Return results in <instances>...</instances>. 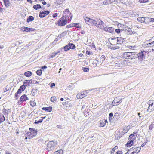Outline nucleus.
Wrapping results in <instances>:
<instances>
[{
	"label": "nucleus",
	"instance_id": "nucleus-5",
	"mask_svg": "<svg viewBox=\"0 0 154 154\" xmlns=\"http://www.w3.org/2000/svg\"><path fill=\"white\" fill-rule=\"evenodd\" d=\"M148 107L147 111L148 112H151L154 110V100H150L147 103Z\"/></svg>",
	"mask_w": 154,
	"mask_h": 154
},
{
	"label": "nucleus",
	"instance_id": "nucleus-30",
	"mask_svg": "<svg viewBox=\"0 0 154 154\" xmlns=\"http://www.w3.org/2000/svg\"><path fill=\"white\" fill-rule=\"evenodd\" d=\"M24 74L25 76L27 77L30 76L32 74V72L30 71H28L25 72Z\"/></svg>",
	"mask_w": 154,
	"mask_h": 154
},
{
	"label": "nucleus",
	"instance_id": "nucleus-28",
	"mask_svg": "<svg viewBox=\"0 0 154 154\" xmlns=\"http://www.w3.org/2000/svg\"><path fill=\"white\" fill-rule=\"evenodd\" d=\"M102 3L104 5H108L112 3V2H111L110 0H104Z\"/></svg>",
	"mask_w": 154,
	"mask_h": 154
},
{
	"label": "nucleus",
	"instance_id": "nucleus-18",
	"mask_svg": "<svg viewBox=\"0 0 154 154\" xmlns=\"http://www.w3.org/2000/svg\"><path fill=\"white\" fill-rule=\"evenodd\" d=\"M116 38L117 39V44H118L121 45L123 43V40H124V39L123 38L121 37H117Z\"/></svg>",
	"mask_w": 154,
	"mask_h": 154
},
{
	"label": "nucleus",
	"instance_id": "nucleus-58",
	"mask_svg": "<svg viewBox=\"0 0 154 154\" xmlns=\"http://www.w3.org/2000/svg\"><path fill=\"white\" fill-rule=\"evenodd\" d=\"M63 51V48H60L57 51V53H60V51Z\"/></svg>",
	"mask_w": 154,
	"mask_h": 154
},
{
	"label": "nucleus",
	"instance_id": "nucleus-6",
	"mask_svg": "<svg viewBox=\"0 0 154 154\" xmlns=\"http://www.w3.org/2000/svg\"><path fill=\"white\" fill-rule=\"evenodd\" d=\"M96 26L100 29H102L104 28L105 25L104 23L100 19H97Z\"/></svg>",
	"mask_w": 154,
	"mask_h": 154
},
{
	"label": "nucleus",
	"instance_id": "nucleus-29",
	"mask_svg": "<svg viewBox=\"0 0 154 154\" xmlns=\"http://www.w3.org/2000/svg\"><path fill=\"white\" fill-rule=\"evenodd\" d=\"M120 131H118L115 135V139H119L120 137H122V135H120Z\"/></svg>",
	"mask_w": 154,
	"mask_h": 154
},
{
	"label": "nucleus",
	"instance_id": "nucleus-50",
	"mask_svg": "<svg viewBox=\"0 0 154 154\" xmlns=\"http://www.w3.org/2000/svg\"><path fill=\"white\" fill-rule=\"evenodd\" d=\"M82 70H83L84 72H86L89 71V68H88L82 67Z\"/></svg>",
	"mask_w": 154,
	"mask_h": 154
},
{
	"label": "nucleus",
	"instance_id": "nucleus-54",
	"mask_svg": "<svg viewBox=\"0 0 154 154\" xmlns=\"http://www.w3.org/2000/svg\"><path fill=\"white\" fill-rule=\"evenodd\" d=\"M115 30L116 32L118 34L120 33L121 32V30H123L122 29H115Z\"/></svg>",
	"mask_w": 154,
	"mask_h": 154
},
{
	"label": "nucleus",
	"instance_id": "nucleus-43",
	"mask_svg": "<svg viewBox=\"0 0 154 154\" xmlns=\"http://www.w3.org/2000/svg\"><path fill=\"white\" fill-rule=\"evenodd\" d=\"M132 135H130L129 136V140H132L133 141L135 140L136 139V137H134L132 136Z\"/></svg>",
	"mask_w": 154,
	"mask_h": 154
},
{
	"label": "nucleus",
	"instance_id": "nucleus-46",
	"mask_svg": "<svg viewBox=\"0 0 154 154\" xmlns=\"http://www.w3.org/2000/svg\"><path fill=\"white\" fill-rule=\"evenodd\" d=\"M43 121V119H40L38 121L35 120L34 122V123L36 124H39L40 123H41Z\"/></svg>",
	"mask_w": 154,
	"mask_h": 154
},
{
	"label": "nucleus",
	"instance_id": "nucleus-38",
	"mask_svg": "<svg viewBox=\"0 0 154 154\" xmlns=\"http://www.w3.org/2000/svg\"><path fill=\"white\" fill-rule=\"evenodd\" d=\"M63 50L65 51H67L70 49L69 46L68 45V44L63 47Z\"/></svg>",
	"mask_w": 154,
	"mask_h": 154
},
{
	"label": "nucleus",
	"instance_id": "nucleus-8",
	"mask_svg": "<svg viewBox=\"0 0 154 154\" xmlns=\"http://www.w3.org/2000/svg\"><path fill=\"white\" fill-rule=\"evenodd\" d=\"M69 15L70 17V19H72V14L71 13H70L68 9H66L63 11L62 16H64V17L69 18Z\"/></svg>",
	"mask_w": 154,
	"mask_h": 154
},
{
	"label": "nucleus",
	"instance_id": "nucleus-61",
	"mask_svg": "<svg viewBox=\"0 0 154 154\" xmlns=\"http://www.w3.org/2000/svg\"><path fill=\"white\" fill-rule=\"evenodd\" d=\"M131 135H132V136H133L134 137H137V135H136V133L135 132H133L132 134H131Z\"/></svg>",
	"mask_w": 154,
	"mask_h": 154
},
{
	"label": "nucleus",
	"instance_id": "nucleus-13",
	"mask_svg": "<svg viewBox=\"0 0 154 154\" xmlns=\"http://www.w3.org/2000/svg\"><path fill=\"white\" fill-rule=\"evenodd\" d=\"M148 42L147 43V46L150 47L151 46H154V37L152 38L151 39L147 41Z\"/></svg>",
	"mask_w": 154,
	"mask_h": 154
},
{
	"label": "nucleus",
	"instance_id": "nucleus-32",
	"mask_svg": "<svg viewBox=\"0 0 154 154\" xmlns=\"http://www.w3.org/2000/svg\"><path fill=\"white\" fill-rule=\"evenodd\" d=\"M119 113H116L113 117V119H114L115 121H116L119 119Z\"/></svg>",
	"mask_w": 154,
	"mask_h": 154
},
{
	"label": "nucleus",
	"instance_id": "nucleus-62",
	"mask_svg": "<svg viewBox=\"0 0 154 154\" xmlns=\"http://www.w3.org/2000/svg\"><path fill=\"white\" fill-rule=\"evenodd\" d=\"M113 116V113L112 112H111L109 113V117H110V118H112V117Z\"/></svg>",
	"mask_w": 154,
	"mask_h": 154
},
{
	"label": "nucleus",
	"instance_id": "nucleus-22",
	"mask_svg": "<svg viewBox=\"0 0 154 154\" xmlns=\"http://www.w3.org/2000/svg\"><path fill=\"white\" fill-rule=\"evenodd\" d=\"M134 143V141L132 140H130L125 145V146L127 147H130L132 146Z\"/></svg>",
	"mask_w": 154,
	"mask_h": 154
},
{
	"label": "nucleus",
	"instance_id": "nucleus-57",
	"mask_svg": "<svg viewBox=\"0 0 154 154\" xmlns=\"http://www.w3.org/2000/svg\"><path fill=\"white\" fill-rule=\"evenodd\" d=\"M3 113L4 115H8V113L6 112L7 110L6 109H3Z\"/></svg>",
	"mask_w": 154,
	"mask_h": 154
},
{
	"label": "nucleus",
	"instance_id": "nucleus-40",
	"mask_svg": "<svg viewBox=\"0 0 154 154\" xmlns=\"http://www.w3.org/2000/svg\"><path fill=\"white\" fill-rule=\"evenodd\" d=\"M72 27H75L78 28H81V26L79 23H73L72 24Z\"/></svg>",
	"mask_w": 154,
	"mask_h": 154
},
{
	"label": "nucleus",
	"instance_id": "nucleus-26",
	"mask_svg": "<svg viewBox=\"0 0 154 154\" xmlns=\"http://www.w3.org/2000/svg\"><path fill=\"white\" fill-rule=\"evenodd\" d=\"M34 20V17L33 16H29L27 18L26 22L27 23H29L30 22Z\"/></svg>",
	"mask_w": 154,
	"mask_h": 154
},
{
	"label": "nucleus",
	"instance_id": "nucleus-10",
	"mask_svg": "<svg viewBox=\"0 0 154 154\" xmlns=\"http://www.w3.org/2000/svg\"><path fill=\"white\" fill-rule=\"evenodd\" d=\"M50 12L48 10H44L39 13V17L40 18H44L48 15Z\"/></svg>",
	"mask_w": 154,
	"mask_h": 154
},
{
	"label": "nucleus",
	"instance_id": "nucleus-14",
	"mask_svg": "<svg viewBox=\"0 0 154 154\" xmlns=\"http://www.w3.org/2000/svg\"><path fill=\"white\" fill-rule=\"evenodd\" d=\"M144 23L148 24L154 22V18L149 17H144Z\"/></svg>",
	"mask_w": 154,
	"mask_h": 154
},
{
	"label": "nucleus",
	"instance_id": "nucleus-3",
	"mask_svg": "<svg viewBox=\"0 0 154 154\" xmlns=\"http://www.w3.org/2000/svg\"><path fill=\"white\" fill-rule=\"evenodd\" d=\"M84 19L86 23L88 25L96 26L97 20L87 17H84Z\"/></svg>",
	"mask_w": 154,
	"mask_h": 154
},
{
	"label": "nucleus",
	"instance_id": "nucleus-33",
	"mask_svg": "<svg viewBox=\"0 0 154 154\" xmlns=\"http://www.w3.org/2000/svg\"><path fill=\"white\" fill-rule=\"evenodd\" d=\"M144 17H138L137 18V20L141 23H144Z\"/></svg>",
	"mask_w": 154,
	"mask_h": 154
},
{
	"label": "nucleus",
	"instance_id": "nucleus-39",
	"mask_svg": "<svg viewBox=\"0 0 154 154\" xmlns=\"http://www.w3.org/2000/svg\"><path fill=\"white\" fill-rule=\"evenodd\" d=\"M26 135L27 136H28L29 138H33V136L32 135V134L31 131L30 132H27Z\"/></svg>",
	"mask_w": 154,
	"mask_h": 154
},
{
	"label": "nucleus",
	"instance_id": "nucleus-49",
	"mask_svg": "<svg viewBox=\"0 0 154 154\" xmlns=\"http://www.w3.org/2000/svg\"><path fill=\"white\" fill-rule=\"evenodd\" d=\"M118 148L117 146H116L113 148H112V151H111V153H113Z\"/></svg>",
	"mask_w": 154,
	"mask_h": 154
},
{
	"label": "nucleus",
	"instance_id": "nucleus-45",
	"mask_svg": "<svg viewBox=\"0 0 154 154\" xmlns=\"http://www.w3.org/2000/svg\"><path fill=\"white\" fill-rule=\"evenodd\" d=\"M116 66L119 67H124L123 62L119 63H116Z\"/></svg>",
	"mask_w": 154,
	"mask_h": 154
},
{
	"label": "nucleus",
	"instance_id": "nucleus-56",
	"mask_svg": "<svg viewBox=\"0 0 154 154\" xmlns=\"http://www.w3.org/2000/svg\"><path fill=\"white\" fill-rule=\"evenodd\" d=\"M106 125V123L103 122H101L100 123V125L101 127H104Z\"/></svg>",
	"mask_w": 154,
	"mask_h": 154
},
{
	"label": "nucleus",
	"instance_id": "nucleus-41",
	"mask_svg": "<svg viewBox=\"0 0 154 154\" xmlns=\"http://www.w3.org/2000/svg\"><path fill=\"white\" fill-rule=\"evenodd\" d=\"M105 59V56L104 55H102L100 57V61L103 62Z\"/></svg>",
	"mask_w": 154,
	"mask_h": 154
},
{
	"label": "nucleus",
	"instance_id": "nucleus-21",
	"mask_svg": "<svg viewBox=\"0 0 154 154\" xmlns=\"http://www.w3.org/2000/svg\"><path fill=\"white\" fill-rule=\"evenodd\" d=\"M42 109L43 110H45L49 112H50L52 110V107L51 106H49L48 107H43L42 108Z\"/></svg>",
	"mask_w": 154,
	"mask_h": 154
},
{
	"label": "nucleus",
	"instance_id": "nucleus-16",
	"mask_svg": "<svg viewBox=\"0 0 154 154\" xmlns=\"http://www.w3.org/2000/svg\"><path fill=\"white\" fill-rule=\"evenodd\" d=\"M29 129L31 131L32 135L33 136V137L37 135V133L38 131L37 130H35L34 128H30Z\"/></svg>",
	"mask_w": 154,
	"mask_h": 154
},
{
	"label": "nucleus",
	"instance_id": "nucleus-4",
	"mask_svg": "<svg viewBox=\"0 0 154 154\" xmlns=\"http://www.w3.org/2000/svg\"><path fill=\"white\" fill-rule=\"evenodd\" d=\"M146 53H148L147 51H143L137 54V58L140 61L145 59V55Z\"/></svg>",
	"mask_w": 154,
	"mask_h": 154
},
{
	"label": "nucleus",
	"instance_id": "nucleus-31",
	"mask_svg": "<svg viewBox=\"0 0 154 154\" xmlns=\"http://www.w3.org/2000/svg\"><path fill=\"white\" fill-rule=\"evenodd\" d=\"M33 8L37 10L38 9L41 8V6L40 4H37L36 5H34Z\"/></svg>",
	"mask_w": 154,
	"mask_h": 154
},
{
	"label": "nucleus",
	"instance_id": "nucleus-20",
	"mask_svg": "<svg viewBox=\"0 0 154 154\" xmlns=\"http://www.w3.org/2000/svg\"><path fill=\"white\" fill-rule=\"evenodd\" d=\"M9 1L10 0H3L4 5L7 8H8L11 5Z\"/></svg>",
	"mask_w": 154,
	"mask_h": 154
},
{
	"label": "nucleus",
	"instance_id": "nucleus-60",
	"mask_svg": "<svg viewBox=\"0 0 154 154\" xmlns=\"http://www.w3.org/2000/svg\"><path fill=\"white\" fill-rule=\"evenodd\" d=\"M57 127L59 129H63V128L62 126L61 125H57Z\"/></svg>",
	"mask_w": 154,
	"mask_h": 154
},
{
	"label": "nucleus",
	"instance_id": "nucleus-34",
	"mask_svg": "<svg viewBox=\"0 0 154 154\" xmlns=\"http://www.w3.org/2000/svg\"><path fill=\"white\" fill-rule=\"evenodd\" d=\"M5 120V119L4 116V115L2 114H1L0 115V123H1L3 122Z\"/></svg>",
	"mask_w": 154,
	"mask_h": 154
},
{
	"label": "nucleus",
	"instance_id": "nucleus-55",
	"mask_svg": "<svg viewBox=\"0 0 154 154\" xmlns=\"http://www.w3.org/2000/svg\"><path fill=\"white\" fill-rule=\"evenodd\" d=\"M76 97L78 99H82L83 98V97L81 96V94H77Z\"/></svg>",
	"mask_w": 154,
	"mask_h": 154
},
{
	"label": "nucleus",
	"instance_id": "nucleus-25",
	"mask_svg": "<svg viewBox=\"0 0 154 154\" xmlns=\"http://www.w3.org/2000/svg\"><path fill=\"white\" fill-rule=\"evenodd\" d=\"M25 89V88H24V87L23 86H21L19 89L18 90L17 92L18 93H19V94H21L22 92Z\"/></svg>",
	"mask_w": 154,
	"mask_h": 154
},
{
	"label": "nucleus",
	"instance_id": "nucleus-64",
	"mask_svg": "<svg viewBox=\"0 0 154 154\" xmlns=\"http://www.w3.org/2000/svg\"><path fill=\"white\" fill-rule=\"evenodd\" d=\"M123 152L121 151H118L116 152V154H122Z\"/></svg>",
	"mask_w": 154,
	"mask_h": 154
},
{
	"label": "nucleus",
	"instance_id": "nucleus-51",
	"mask_svg": "<svg viewBox=\"0 0 154 154\" xmlns=\"http://www.w3.org/2000/svg\"><path fill=\"white\" fill-rule=\"evenodd\" d=\"M31 30V28H30L25 27V29L24 31L26 32H30Z\"/></svg>",
	"mask_w": 154,
	"mask_h": 154
},
{
	"label": "nucleus",
	"instance_id": "nucleus-44",
	"mask_svg": "<svg viewBox=\"0 0 154 154\" xmlns=\"http://www.w3.org/2000/svg\"><path fill=\"white\" fill-rule=\"evenodd\" d=\"M19 94H20L19 93H18V92H16L15 94V95L14 96V97L15 98V99L17 100L18 99V98L19 97L20 95V94L19 95Z\"/></svg>",
	"mask_w": 154,
	"mask_h": 154
},
{
	"label": "nucleus",
	"instance_id": "nucleus-35",
	"mask_svg": "<svg viewBox=\"0 0 154 154\" xmlns=\"http://www.w3.org/2000/svg\"><path fill=\"white\" fill-rule=\"evenodd\" d=\"M123 63L124 66H129L130 63V62H129L128 60H124Z\"/></svg>",
	"mask_w": 154,
	"mask_h": 154
},
{
	"label": "nucleus",
	"instance_id": "nucleus-23",
	"mask_svg": "<svg viewBox=\"0 0 154 154\" xmlns=\"http://www.w3.org/2000/svg\"><path fill=\"white\" fill-rule=\"evenodd\" d=\"M141 147L140 146V147H133L132 148H131L130 149L131 150H134L135 152H137V154L140 150Z\"/></svg>",
	"mask_w": 154,
	"mask_h": 154
},
{
	"label": "nucleus",
	"instance_id": "nucleus-1",
	"mask_svg": "<svg viewBox=\"0 0 154 154\" xmlns=\"http://www.w3.org/2000/svg\"><path fill=\"white\" fill-rule=\"evenodd\" d=\"M57 142L56 140L50 141L47 144L46 149L49 152L53 150L55 148V147L57 146Z\"/></svg>",
	"mask_w": 154,
	"mask_h": 154
},
{
	"label": "nucleus",
	"instance_id": "nucleus-2",
	"mask_svg": "<svg viewBox=\"0 0 154 154\" xmlns=\"http://www.w3.org/2000/svg\"><path fill=\"white\" fill-rule=\"evenodd\" d=\"M69 18L62 16V17L59 19L58 21L57 24L60 26H65L67 24V19Z\"/></svg>",
	"mask_w": 154,
	"mask_h": 154
},
{
	"label": "nucleus",
	"instance_id": "nucleus-17",
	"mask_svg": "<svg viewBox=\"0 0 154 154\" xmlns=\"http://www.w3.org/2000/svg\"><path fill=\"white\" fill-rule=\"evenodd\" d=\"M122 57L125 59H131V56L130 52H125L123 54Z\"/></svg>",
	"mask_w": 154,
	"mask_h": 154
},
{
	"label": "nucleus",
	"instance_id": "nucleus-52",
	"mask_svg": "<svg viewBox=\"0 0 154 154\" xmlns=\"http://www.w3.org/2000/svg\"><path fill=\"white\" fill-rule=\"evenodd\" d=\"M139 2L140 3H145L149 2V0H139Z\"/></svg>",
	"mask_w": 154,
	"mask_h": 154
},
{
	"label": "nucleus",
	"instance_id": "nucleus-24",
	"mask_svg": "<svg viewBox=\"0 0 154 154\" xmlns=\"http://www.w3.org/2000/svg\"><path fill=\"white\" fill-rule=\"evenodd\" d=\"M130 53L131 59H133L137 58L136 53L134 52H130Z\"/></svg>",
	"mask_w": 154,
	"mask_h": 154
},
{
	"label": "nucleus",
	"instance_id": "nucleus-42",
	"mask_svg": "<svg viewBox=\"0 0 154 154\" xmlns=\"http://www.w3.org/2000/svg\"><path fill=\"white\" fill-rule=\"evenodd\" d=\"M99 61L98 60L95 59L94 60V61L93 62V64H95L96 66H97V65H98L99 64Z\"/></svg>",
	"mask_w": 154,
	"mask_h": 154
},
{
	"label": "nucleus",
	"instance_id": "nucleus-53",
	"mask_svg": "<svg viewBox=\"0 0 154 154\" xmlns=\"http://www.w3.org/2000/svg\"><path fill=\"white\" fill-rule=\"evenodd\" d=\"M30 104L33 107L35 105H36V103L35 102H34V101H30Z\"/></svg>",
	"mask_w": 154,
	"mask_h": 154
},
{
	"label": "nucleus",
	"instance_id": "nucleus-19",
	"mask_svg": "<svg viewBox=\"0 0 154 154\" xmlns=\"http://www.w3.org/2000/svg\"><path fill=\"white\" fill-rule=\"evenodd\" d=\"M67 33V32L66 31L63 32L60 34L57 37V38L56 39H57V40L58 39H60V38H62L66 36V35Z\"/></svg>",
	"mask_w": 154,
	"mask_h": 154
},
{
	"label": "nucleus",
	"instance_id": "nucleus-59",
	"mask_svg": "<svg viewBox=\"0 0 154 154\" xmlns=\"http://www.w3.org/2000/svg\"><path fill=\"white\" fill-rule=\"evenodd\" d=\"M5 9V8H0V12L2 13Z\"/></svg>",
	"mask_w": 154,
	"mask_h": 154
},
{
	"label": "nucleus",
	"instance_id": "nucleus-12",
	"mask_svg": "<svg viewBox=\"0 0 154 154\" xmlns=\"http://www.w3.org/2000/svg\"><path fill=\"white\" fill-rule=\"evenodd\" d=\"M104 30L111 33H114L115 29L112 27H105L103 28Z\"/></svg>",
	"mask_w": 154,
	"mask_h": 154
},
{
	"label": "nucleus",
	"instance_id": "nucleus-7",
	"mask_svg": "<svg viewBox=\"0 0 154 154\" xmlns=\"http://www.w3.org/2000/svg\"><path fill=\"white\" fill-rule=\"evenodd\" d=\"M125 32L127 35H131L133 33V31H132L131 29L127 27L126 28L123 29L121 30V33Z\"/></svg>",
	"mask_w": 154,
	"mask_h": 154
},
{
	"label": "nucleus",
	"instance_id": "nucleus-36",
	"mask_svg": "<svg viewBox=\"0 0 154 154\" xmlns=\"http://www.w3.org/2000/svg\"><path fill=\"white\" fill-rule=\"evenodd\" d=\"M88 90L86 91H82L81 92L80 94L81 96L83 97V98L85 96H86V94L87 93V91Z\"/></svg>",
	"mask_w": 154,
	"mask_h": 154
},
{
	"label": "nucleus",
	"instance_id": "nucleus-37",
	"mask_svg": "<svg viewBox=\"0 0 154 154\" xmlns=\"http://www.w3.org/2000/svg\"><path fill=\"white\" fill-rule=\"evenodd\" d=\"M63 151L62 150L60 149L59 150L57 151L54 152V154H63Z\"/></svg>",
	"mask_w": 154,
	"mask_h": 154
},
{
	"label": "nucleus",
	"instance_id": "nucleus-48",
	"mask_svg": "<svg viewBox=\"0 0 154 154\" xmlns=\"http://www.w3.org/2000/svg\"><path fill=\"white\" fill-rule=\"evenodd\" d=\"M42 70L41 69L38 70L36 72L37 75H38L39 76H40L42 74Z\"/></svg>",
	"mask_w": 154,
	"mask_h": 154
},
{
	"label": "nucleus",
	"instance_id": "nucleus-27",
	"mask_svg": "<svg viewBox=\"0 0 154 154\" xmlns=\"http://www.w3.org/2000/svg\"><path fill=\"white\" fill-rule=\"evenodd\" d=\"M68 45L69 46L70 49H74L75 48V45L72 43L69 42L68 44Z\"/></svg>",
	"mask_w": 154,
	"mask_h": 154
},
{
	"label": "nucleus",
	"instance_id": "nucleus-11",
	"mask_svg": "<svg viewBox=\"0 0 154 154\" xmlns=\"http://www.w3.org/2000/svg\"><path fill=\"white\" fill-rule=\"evenodd\" d=\"M121 99H119L117 98H115L112 103V105L113 106H117L119 104L122 102V100Z\"/></svg>",
	"mask_w": 154,
	"mask_h": 154
},
{
	"label": "nucleus",
	"instance_id": "nucleus-47",
	"mask_svg": "<svg viewBox=\"0 0 154 154\" xmlns=\"http://www.w3.org/2000/svg\"><path fill=\"white\" fill-rule=\"evenodd\" d=\"M56 100V98L55 96H53L51 98L50 101L53 102Z\"/></svg>",
	"mask_w": 154,
	"mask_h": 154
},
{
	"label": "nucleus",
	"instance_id": "nucleus-63",
	"mask_svg": "<svg viewBox=\"0 0 154 154\" xmlns=\"http://www.w3.org/2000/svg\"><path fill=\"white\" fill-rule=\"evenodd\" d=\"M58 15L57 13H55L53 14L52 16L54 18H55Z\"/></svg>",
	"mask_w": 154,
	"mask_h": 154
},
{
	"label": "nucleus",
	"instance_id": "nucleus-9",
	"mask_svg": "<svg viewBox=\"0 0 154 154\" xmlns=\"http://www.w3.org/2000/svg\"><path fill=\"white\" fill-rule=\"evenodd\" d=\"M32 82V79L25 80L23 82V85L22 86H23L25 89L26 87L30 86V84H33Z\"/></svg>",
	"mask_w": 154,
	"mask_h": 154
},
{
	"label": "nucleus",
	"instance_id": "nucleus-15",
	"mask_svg": "<svg viewBox=\"0 0 154 154\" xmlns=\"http://www.w3.org/2000/svg\"><path fill=\"white\" fill-rule=\"evenodd\" d=\"M29 99L27 97L26 95L25 94L21 96L19 100L18 101V103H19V102H24L28 100Z\"/></svg>",
	"mask_w": 154,
	"mask_h": 154
}]
</instances>
